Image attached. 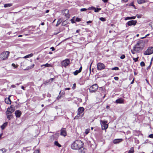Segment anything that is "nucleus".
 <instances>
[{"label":"nucleus","instance_id":"f257e3e1","mask_svg":"<svg viewBox=\"0 0 153 153\" xmlns=\"http://www.w3.org/2000/svg\"><path fill=\"white\" fill-rule=\"evenodd\" d=\"M83 143L80 140L75 141L71 145V147L74 150H78V149L83 147Z\"/></svg>","mask_w":153,"mask_h":153},{"label":"nucleus","instance_id":"f03ea898","mask_svg":"<svg viewBox=\"0 0 153 153\" xmlns=\"http://www.w3.org/2000/svg\"><path fill=\"white\" fill-rule=\"evenodd\" d=\"M144 44L142 41L138 42L133 47V50L137 52H140L143 49Z\"/></svg>","mask_w":153,"mask_h":153},{"label":"nucleus","instance_id":"7ed1b4c3","mask_svg":"<svg viewBox=\"0 0 153 153\" xmlns=\"http://www.w3.org/2000/svg\"><path fill=\"white\" fill-rule=\"evenodd\" d=\"M84 111V108L83 107H80L78 108V113L77 115L76 116L74 119H77L79 117H82L83 116V114L82 113Z\"/></svg>","mask_w":153,"mask_h":153},{"label":"nucleus","instance_id":"20e7f679","mask_svg":"<svg viewBox=\"0 0 153 153\" xmlns=\"http://www.w3.org/2000/svg\"><path fill=\"white\" fill-rule=\"evenodd\" d=\"M100 122L102 129L103 130H106L108 127V125L107 124L108 123L107 121L100 120Z\"/></svg>","mask_w":153,"mask_h":153},{"label":"nucleus","instance_id":"39448f33","mask_svg":"<svg viewBox=\"0 0 153 153\" xmlns=\"http://www.w3.org/2000/svg\"><path fill=\"white\" fill-rule=\"evenodd\" d=\"M98 86L96 84H94L91 86L89 88V92L91 93L95 92L97 90Z\"/></svg>","mask_w":153,"mask_h":153},{"label":"nucleus","instance_id":"423d86ee","mask_svg":"<svg viewBox=\"0 0 153 153\" xmlns=\"http://www.w3.org/2000/svg\"><path fill=\"white\" fill-rule=\"evenodd\" d=\"M10 53L8 51H4L2 52L0 55V57L3 60H5L7 59Z\"/></svg>","mask_w":153,"mask_h":153},{"label":"nucleus","instance_id":"0eeeda50","mask_svg":"<svg viewBox=\"0 0 153 153\" xmlns=\"http://www.w3.org/2000/svg\"><path fill=\"white\" fill-rule=\"evenodd\" d=\"M153 53V47H151L148 48L147 50L145 51L144 54L145 55H149Z\"/></svg>","mask_w":153,"mask_h":153},{"label":"nucleus","instance_id":"6e6552de","mask_svg":"<svg viewBox=\"0 0 153 153\" xmlns=\"http://www.w3.org/2000/svg\"><path fill=\"white\" fill-rule=\"evenodd\" d=\"M105 67V65L103 63L99 62L97 64V69L98 70H102Z\"/></svg>","mask_w":153,"mask_h":153},{"label":"nucleus","instance_id":"1a4fd4ad","mask_svg":"<svg viewBox=\"0 0 153 153\" xmlns=\"http://www.w3.org/2000/svg\"><path fill=\"white\" fill-rule=\"evenodd\" d=\"M70 62V61L69 59H67L61 62V64L62 66L66 67L69 64Z\"/></svg>","mask_w":153,"mask_h":153},{"label":"nucleus","instance_id":"9d476101","mask_svg":"<svg viewBox=\"0 0 153 153\" xmlns=\"http://www.w3.org/2000/svg\"><path fill=\"white\" fill-rule=\"evenodd\" d=\"M69 12V10L66 9L63 10L62 11L63 14L68 18H69L70 17V15Z\"/></svg>","mask_w":153,"mask_h":153},{"label":"nucleus","instance_id":"9b49d317","mask_svg":"<svg viewBox=\"0 0 153 153\" xmlns=\"http://www.w3.org/2000/svg\"><path fill=\"white\" fill-rule=\"evenodd\" d=\"M137 23L136 20H130L126 24L128 26L134 25L135 26Z\"/></svg>","mask_w":153,"mask_h":153},{"label":"nucleus","instance_id":"f8f14e48","mask_svg":"<svg viewBox=\"0 0 153 153\" xmlns=\"http://www.w3.org/2000/svg\"><path fill=\"white\" fill-rule=\"evenodd\" d=\"M12 113L9 112L8 111H6V114L7 118L9 120H10L13 118Z\"/></svg>","mask_w":153,"mask_h":153},{"label":"nucleus","instance_id":"ddd939ff","mask_svg":"<svg viewBox=\"0 0 153 153\" xmlns=\"http://www.w3.org/2000/svg\"><path fill=\"white\" fill-rule=\"evenodd\" d=\"M15 114L16 117L17 118H19L21 116V115L22 114V113L19 110H16L15 111Z\"/></svg>","mask_w":153,"mask_h":153},{"label":"nucleus","instance_id":"4468645a","mask_svg":"<svg viewBox=\"0 0 153 153\" xmlns=\"http://www.w3.org/2000/svg\"><path fill=\"white\" fill-rule=\"evenodd\" d=\"M78 153H85L86 151V149L82 147L78 149Z\"/></svg>","mask_w":153,"mask_h":153},{"label":"nucleus","instance_id":"2eb2a0df","mask_svg":"<svg viewBox=\"0 0 153 153\" xmlns=\"http://www.w3.org/2000/svg\"><path fill=\"white\" fill-rule=\"evenodd\" d=\"M15 109L13 108L11 105L10 107H8L7 108L6 111H8L10 112L13 113L15 111Z\"/></svg>","mask_w":153,"mask_h":153},{"label":"nucleus","instance_id":"dca6fc26","mask_svg":"<svg viewBox=\"0 0 153 153\" xmlns=\"http://www.w3.org/2000/svg\"><path fill=\"white\" fill-rule=\"evenodd\" d=\"M60 135L63 136H65L66 135V130L64 129H62L61 131Z\"/></svg>","mask_w":153,"mask_h":153},{"label":"nucleus","instance_id":"f3484780","mask_svg":"<svg viewBox=\"0 0 153 153\" xmlns=\"http://www.w3.org/2000/svg\"><path fill=\"white\" fill-rule=\"evenodd\" d=\"M123 140L122 139H115L113 140V142L114 144H117L122 142Z\"/></svg>","mask_w":153,"mask_h":153},{"label":"nucleus","instance_id":"a211bd4d","mask_svg":"<svg viewBox=\"0 0 153 153\" xmlns=\"http://www.w3.org/2000/svg\"><path fill=\"white\" fill-rule=\"evenodd\" d=\"M82 67L81 66L78 70H76L75 72H74V74L75 75H76L80 73L82 71Z\"/></svg>","mask_w":153,"mask_h":153},{"label":"nucleus","instance_id":"6ab92c4d","mask_svg":"<svg viewBox=\"0 0 153 153\" xmlns=\"http://www.w3.org/2000/svg\"><path fill=\"white\" fill-rule=\"evenodd\" d=\"M124 100L122 98H119L116 100V102L117 103H123Z\"/></svg>","mask_w":153,"mask_h":153},{"label":"nucleus","instance_id":"aec40b11","mask_svg":"<svg viewBox=\"0 0 153 153\" xmlns=\"http://www.w3.org/2000/svg\"><path fill=\"white\" fill-rule=\"evenodd\" d=\"M10 96L8 98H6L5 100V101L6 103L8 104H11V100L10 98Z\"/></svg>","mask_w":153,"mask_h":153},{"label":"nucleus","instance_id":"412c9836","mask_svg":"<svg viewBox=\"0 0 153 153\" xmlns=\"http://www.w3.org/2000/svg\"><path fill=\"white\" fill-rule=\"evenodd\" d=\"M136 17V16H132V17H128L125 18V20H128V19H135Z\"/></svg>","mask_w":153,"mask_h":153},{"label":"nucleus","instance_id":"4be33fe9","mask_svg":"<svg viewBox=\"0 0 153 153\" xmlns=\"http://www.w3.org/2000/svg\"><path fill=\"white\" fill-rule=\"evenodd\" d=\"M41 66V67L44 66L45 67H52V65L48 63H46L44 65H42Z\"/></svg>","mask_w":153,"mask_h":153},{"label":"nucleus","instance_id":"5701e85b","mask_svg":"<svg viewBox=\"0 0 153 153\" xmlns=\"http://www.w3.org/2000/svg\"><path fill=\"white\" fill-rule=\"evenodd\" d=\"M7 122H6L4 123L1 126V128L3 130L4 129L5 127L7 126Z\"/></svg>","mask_w":153,"mask_h":153},{"label":"nucleus","instance_id":"b1692460","mask_svg":"<svg viewBox=\"0 0 153 153\" xmlns=\"http://www.w3.org/2000/svg\"><path fill=\"white\" fill-rule=\"evenodd\" d=\"M33 53H30V54L27 55L25 56L23 58H27L30 57H32L33 56Z\"/></svg>","mask_w":153,"mask_h":153},{"label":"nucleus","instance_id":"393cba45","mask_svg":"<svg viewBox=\"0 0 153 153\" xmlns=\"http://www.w3.org/2000/svg\"><path fill=\"white\" fill-rule=\"evenodd\" d=\"M137 2L138 4H141L145 3V0H137Z\"/></svg>","mask_w":153,"mask_h":153},{"label":"nucleus","instance_id":"a878e982","mask_svg":"<svg viewBox=\"0 0 153 153\" xmlns=\"http://www.w3.org/2000/svg\"><path fill=\"white\" fill-rule=\"evenodd\" d=\"M91 9H92V10H94V11L95 12H98L101 9L100 8H95L94 7H92L91 8Z\"/></svg>","mask_w":153,"mask_h":153},{"label":"nucleus","instance_id":"bb28decb","mask_svg":"<svg viewBox=\"0 0 153 153\" xmlns=\"http://www.w3.org/2000/svg\"><path fill=\"white\" fill-rule=\"evenodd\" d=\"M12 5V4L11 3L6 4L4 5V7H10Z\"/></svg>","mask_w":153,"mask_h":153},{"label":"nucleus","instance_id":"cd10ccee","mask_svg":"<svg viewBox=\"0 0 153 153\" xmlns=\"http://www.w3.org/2000/svg\"><path fill=\"white\" fill-rule=\"evenodd\" d=\"M54 144L59 147H61V146L58 143L57 141H56L54 142Z\"/></svg>","mask_w":153,"mask_h":153},{"label":"nucleus","instance_id":"c85d7f7f","mask_svg":"<svg viewBox=\"0 0 153 153\" xmlns=\"http://www.w3.org/2000/svg\"><path fill=\"white\" fill-rule=\"evenodd\" d=\"M134 152V147L131 148L130 149L128 153H133Z\"/></svg>","mask_w":153,"mask_h":153},{"label":"nucleus","instance_id":"c756f323","mask_svg":"<svg viewBox=\"0 0 153 153\" xmlns=\"http://www.w3.org/2000/svg\"><path fill=\"white\" fill-rule=\"evenodd\" d=\"M90 129H85V133L86 134H87L90 132Z\"/></svg>","mask_w":153,"mask_h":153},{"label":"nucleus","instance_id":"7c9ffc66","mask_svg":"<svg viewBox=\"0 0 153 153\" xmlns=\"http://www.w3.org/2000/svg\"><path fill=\"white\" fill-rule=\"evenodd\" d=\"M61 22V20H58L57 22V24L56 25V26H58L60 24Z\"/></svg>","mask_w":153,"mask_h":153},{"label":"nucleus","instance_id":"2f4dec72","mask_svg":"<svg viewBox=\"0 0 153 153\" xmlns=\"http://www.w3.org/2000/svg\"><path fill=\"white\" fill-rule=\"evenodd\" d=\"M99 89L100 91H105V88L103 87H100Z\"/></svg>","mask_w":153,"mask_h":153},{"label":"nucleus","instance_id":"473e14b6","mask_svg":"<svg viewBox=\"0 0 153 153\" xmlns=\"http://www.w3.org/2000/svg\"><path fill=\"white\" fill-rule=\"evenodd\" d=\"M50 82V80H47L46 81H45L43 83V84H44L45 85H46L48 84Z\"/></svg>","mask_w":153,"mask_h":153},{"label":"nucleus","instance_id":"72a5a7b5","mask_svg":"<svg viewBox=\"0 0 153 153\" xmlns=\"http://www.w3.org/2000/svg\"><path fill=\"white\" fill-rule=\"evenodd\" d=\"M33 153H40L39 150V149H36L34 151Z\"/></svg>","mask_w":153,"mask_h":153},{"label":"nucleus","instance_id":"f704fd0d","mask_svg":"<svg viewBox=\"0 0 153 153\" xmlns=\"http://www.w3.org/2000/svg\"><path fill=\"white\" fill-rule=\"evenodd\" d=\"M140 65L142 67L144 66L145 65V64L143 62H140Z\"/></svg>","mask_w":153,"mask_h":153},{"label":"nucleus","instance_id":"c9c22d12","mask_svg":"<svg viewBox=\"0 0 153 153\" xmlns=\"http://www.w3.org/2000/svg\"><path fill=\"white\" fill-rule=\"evenodd\" d=\"M59 133H56L54 135V137L55 138H57L59 137Z\"/></svg>","mask_w":153,"mask_h":153},{"label":"nucleus","instance_id":"e433bc0d","mask_svg":"<svg viewBox=\"0 0 153 153\" xmlns=\"http://www.w3.org/2000/svg\"><path fill=\"white\" fill-rule=\"evenodd\" d=\"M125 58V56L124 54H123L120 57V58L122 59H123Z\"/></svg>","mask_w":153,"mask_h":153},{"label":"nucleus","instance_id":"4c0bfd02","mask_svg":"<svg viewBox=\"0 0 153 153\" xmlns=\"http://www.w3.org/2000/svg\"><path fill=\"white\" fill-rule=\"evenodd\" d=\"M112 70H119V68L117 67H115L112 68Z\"/></svg>","mask_w":153,"mask_h":153},{"label":"nucleus","instance_id":"58836bf2","mask_svg":"<svg viewBox=\"0 0 153 153\" xmlns=\"http://www.w3.org/2000/svg\"><path fill=\"white\" fill-rule=\"evenodd\" d=\"M0 151H2L3 153H4L6 152L5 149L4 148L0 149Z\"/></svg>","mask_w":153,"mask_h":153},{"label":"nucleus","instance_id":"ea45409f","mask_svg":"<svg viewBox=\"0 0 153 153\" xmlns=\"http://www.w3.org/2000/svg\"><path fill=\"white\" fill-rule=\"evenodd\" d=\"M81 20L80 19L77 17L76 18V19L75 21L76 22H79V21H81Z\"/></svg>","mask_w":153,"mask_h":153},{"label":"nucleus","instance_id":"a19ab883","mask_svg":"<svg viewBox=\"0 0 153 153\" xmlns=\"http://www.w3.org/2000/svg\"><path fill=\"white\" fill-rule=\"evenodd\" d=\"M87 9L86 8H81L80 9V10L81 11H85L87 10Z\"/></svg>","mask_w":153,"mask_h":153},{"label":"nucleus","instance_id":"79ce46f5","mask_svg":"<svg viewBox=\"0 0 153 153\" xmlns=\"http://www.w3.org/2000/svg\"><path fill=\"white\" fill-rule=\"evenodd\" d=\"M100 20L102 21H105V18H103V17H101L100 18Z\"/></svg>","mask_w":153,"mask_h":153},{"label":"nucleus","instance_id":"37998d69","mask_svg":"<svg viewBox=\"0 0 153 153\" xmlns=\"http://www.w3.org/2000/svg\"><path fill=\"white\" fill-rule=\"evenodd\" d=\"M12 65L15 68H17L18 66V65H15V64L14 63L12 64Z\"/></svg>","mask_w":153,"mask_h":153},{"label":"nucleus","instance_id":"c03bdc74","mask_svg":"<svg viewBox=\"0 0 153 153\" xmlns=\"http://www.w3.org/2000/svg\"><path fill=\"white\" fill-rule=\"evenodd\" d=\"M138 57H137L136 58H133V59L134 60L135 62H136L137 61Z\"/></svg>","mask_w":153,"mask_h":153},{"label":"nucleus","instance_id":"a18cd8bd","mask_svg":"<svg viewBox=\"0 0 153 153\" xmlns=\"http://www.w3.org/2000/svg\"><path fill=\"white\" fill-rule=\"evenodd\" d=\"M149 137L151 138H153V134H150L149 136Z\"/></svg>","mask_w":153,"mask_h":153},{"label":"nucleus","instance_id":"49530a36","mask_svg":"<svg viewBox=\"0 0 153 153\" xmlns=\"http://www.w3.org/2000/svg\"><path fill=\"white\" fill-rule=\"evenodd\" d=\"M76 84L75 83H74L73 84V86L72 87V88L74 89L75 88H76Z\"/></svg>","mask_w":153,"mask_h":153},{"label":"nucleus","instance_id":"de8ad7c7","mask_svg":"<svg viewBox=\"0 0 153 153\" xmlns=\"http://www.w3.org/2000/svg\"><path fill=\"white\" fill-rule=\"evenodd\" d=\"M137 17L138 18H141L142 16V15H138V14H137Z\"/></svg>","mask_w":153,"mask_h":153},{"label":"nucleus","instance_id":"09e8293b","mask_svg":"<svg viewBox=\"0 0 153 153\" xmlns=\"http://www.w3.org/2000/svg\"><path fill=\"white\" fill-rule=\"evenodd\" d=\"M114 79L116 80H118L119 79V77H118L115 76L114 78Z\"/></svg>","mask_w":153,"mask_h":153},{"label":"nucleus","instance_id":"8fccbe9b","mask_svg":"<svg viewBox=\"0 0 153 153\" xmlns=\"http://www.w3.org/2000/svg\"><path fill=\"white\" fill-rule=\"evenodd\" d=\"M54 78H51L50 79H49V80H50V82H51L53 80H54Z\"/></svg>","mask_w":153,"mask_h":153},{"label":"nucleus","instance_id":"3c124183","mask_svg":"<svg viewBox=\"0 0 153 153\" xmlns=\"http://www.w3.org/2000/svg\"><path fill=\"white\" fill-rule=\"evenodd\" d=\"M34 64H33V65H32L31 66H30V67L29 68L30 69H31L32 68H33V67H34Z\"/></svg>","mask_w":153,"mask_h":153},{"label":"nucleus","instance_id":"603ef678","mask_svg":"<svg viewBox=\"0 0 153 153\" xmlns=\"http://www.w3.org/2000/svg\"><path fill=\"white\" fill-rule=\"evenodd\" d=\"M11 87L13 88H15L16 87V86H15V85H11Z\"/></svg>","mask_w":153,"mask_h":153},{"label":"nucleus","instance_id":"864d4df0","mask_svg":"<svg viewBox=\"0 0 153 153\" xmlns=\"http://www.w3.org/2000/svg\"><path fill=\"white\" fill-rule=\"evenodd\" d=\"M92 22V21H87V24L90 23H91Z\"/></svg>","mask_w":153,"mask_h":153},{"label":"nucleus","instance_id":"5fc2aeb1","mask_svg":"<svg viewBox=\"0 0 153 153\" xmlns=\"http://www.w3.org/2000/svg\"><path fill=\"white\" fill-rule=\"evenodd\" d=\"M51 49L52 50V51H53L55 50V49L53 47H52L51 48Z\"/></svg>","mask_w":153,"mask_h":153},{"label":"nucleus","instance_id":"6e6d98bb","mask_svg":"<svg viewBox=\"0 0 153 153\" xmlns=\"http://www.w3.org/2000/svg\"><path fill=\"white\" fill-rule=\"evenodd\" d=\"M131 51L132 53H133V54H135V53L132 50H131Z\"/></svg>","mask_w":153,"mask_h":153},{"label":"nucleus","instance_id":"4d7b16f0","mask_svg":"<svg viewBox=\"0 0 153 153\" xmlns=\"http://www.w3.org/2000/svg\"><path fill=\"white\" fill-rule=\"evenodd\" d=\"M70 89V88H65V90H69Z\"/></svg>","mask_w":153,"mask_h":153},{"label":"nucleus","instance_id":"13d9d810","mask_svg":"<svg viewBox=\"0 0 153 153\" xmlns=\"http://www.w3.org/2000/svg\"><path fill=\"white\" fill-rule=\"evenodd\" d=\"M102 0L105 3L107 2L108 1V0Z\"/></svg>","mask_w":153,"mask_h":153},{"label":"nucleus","instance_id":"bf43d9fd","mask_svg":"<svg viewBox=\"0 0 153 153\" xmlns=\"http://www.w3.org/2000/svg\"><path fill=\"white\" fill-rule=\"evenodd\" d=\"M130 5L132 6L133 7H135V6L134 5V4H133V3H131L130 4Z\"/></svg>","mask_w":153,"mask_h":153},{"label":"nucleus","instance_id":"052dcab7","mask_svg":"<svg viewBox=\"0 0 153 153\" xmlns=\"http://www.w3.org/2000/svg\"><path fill=\"white\" fill-rule=\"evenodd\" d=\"M134 79L132 81V82L131 83V84H133L134 82Z\"/></svg>","mask_w":153,"mask_h":153},{"label":"nucleus","instance_id":"680f3d73","mask_svg":"<svg viewBox=\"0 0 153 153\" xmlns=\"http://www.w3.org/2000/svg\"><path fill=\"white\" fill-rule=\"evenodd\" d=\"M21 88H22V89L23 90H25V88H24V87L23 86H22L21 87Z\"/></svg>","mask_w":153,"mask_h":153},{"label":"nucleus","instance_id":"e2e57ef3","mask_svg":"<svg viewBox=\"0 0 153 153\" xmlns=\"http://www.w3.org/2000/svg\"><path fill=\"white\" fill-rule=\"evenodd\" d=\"M92 64V63H91V64L90 65V66L89 69H90V71H91V65Z\"/></svg>","mask_w":153,"mask_h":153},{"label":"nucleus","instance_id":"0e129e2a","mask_svg":"<svg viewBox=\"0 0 153 153\" xmlns=\"http://www.w3.org/2000/svg\"><path fill=\"white\" fill-rule=\"evenodd\" d=\"M22 35H19L18 36V37H22Z\"/></svg>","mask_w":153,"mask_h":153},{"label":"nucleus","instance_id":"69168bd1","mask_svg":"<svg viewBox=\"0 0 153 153\" xmlns=\"http://www.w3.org/2000/svg\"><path fill=\"white\" fill-rule=\"evenodd\" d=\"M45 24V23L44 22H42L41 24V25H44Z\"/></svg>","mask_w":153,"mask_h":153},{"label":"nucleus","instance_id":"338daca9","mask_svg":"<svg viewBox=\"0 0 153 153\" xmlns=\"http://www.w3.org/2000/svg\"><path fill=\"white\" fill-rule=\"evenodd\" d=\"M149 34H148L146 35V36H145V37H146V38L147 36H149Z\"/></svg>","mask_w":153,"mask_h":153},{"label":"nucleus","instance_id":"774afa93","mask_svg":"<svg viewBox=\"0 0 153 153\" xmlns=\"http://www.w3.org/2000/svg\"><path fill=\"white\" fill-rule=\"evenodd\" d=\"M49 12V10H47L46 11V13H48Z\"/></svg>","mask_w":153,"mask_h":153}]
</instances>
